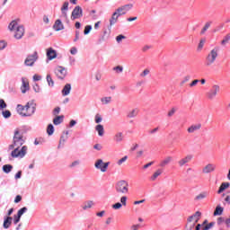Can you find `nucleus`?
I'll return each instance as SVG.
<instances>
[{"label":"nucleus","mask_w":230,"mask_h":230,"mask_svg":"<svg viewBox=\"0 0 230 230\" xmlns=\"http://www.w3.org/2000/svg\"><path fill=\"white\" fill-rule=\"evenodd\" d=\"M10 31L14 32V39L21 40L24 37V26L19 24L17 21H13L8 26Z\"/></svg>","instance_id":"obj_1"},{"label":"nucleus","mask_w":230,"mask_h":230,"mask_svg":"<svg viewBox=\"0 0 230 230\" xmlns=\"http://www.w3.org/2000/svg\"><path fill=\"white\" fill-rule=\"evenodd\" d=\"M220 51L219 47H215L212 49L205 58V66L206 67H211L213 64L217 62V58H218V53Z\"/></svg>","instance_id":"obj_2"},{"label":"nucleus","mask_w":230,"mask_h":230,"mask_svg":"<svg viewBox=\"0 0 230 230\" xmlns=\"http://www.w3.org/2000/svg\"><path fill=\"white\" fill-rule=\"evenodd\" d=\"M17 112L20 114V116H33L35 113V106H33V104H30L29 102L25 106L18 104Z\"/></svg>","instance_id":"obj_3"},{"label":"nucleus","mask_w":230,"mask_h":230,"mask_svg":"<svg viewBox=\"0 0 230 230\" xmlns=\"http://www.w3.org/2000/svg\"><path fill=\"white\" fill-rule=\"evenodd\" d=\"M24 137L19 132V130L14 131L13 142L9 146V150H13L15 146H22L24 145Z\"/></svg>","instance_id":"obj_4"},{"label":"nucleus","mask_w":230,"mask_h":230,"mask_svg":"<svg viewBox=\"0 0 230 230\" xmlns=\"http://www.w3.org/2000/svg\"><path fill=\"white\" fill-rule=\"evenodd\" d=\"M115 190L118 193H123V194L128 193V181L125 180H120L117 181L115 185Z\"/></svg>","instance_id":"obj_5"},{"label":"nucleus","mask_w":230,"mask_h":230,"mask_svg":"<svg viewBox=\"0 0 230 230\" xmlns=\"http://www.w3.org/2000/svg\"><path fill=\"white\" fill-rule=\"evenodd\" d=\"M28 152V146H14V149L12 151L11 153V156L13 158H17V157H24V155H26V153Z\"/></svg>","instance_id":"obj_6"},{"label":"nucleus","mask_w":230,"mask_h":230,"mask_svg":"<svg viewBox=\"0 0 230 230\" xmlns=\"http://www.w3.org/2000/svg\"><path fill=\"white\" fill-rule=\"evenodd\" d=\"M201 215H202V213H200V211H197L194 215L190 216L188 218L189 223L193 222V224L186 226L188 230H191L193 227H195V224H197V222H199V220H200Z\"/></svg>","instance_id":"obj_7"},{"label":"nucleus","mask_w":230,"mask_h":230,"mask_svg":"<svg viewBox=\"0 0 230 230\" xmlns=\"http://www.w3.org/2000/svg\"><path fill=\"white\" fill-rule=\"evenodd\" d=\"M39 60V53L37 51H34L32 55H29L25 60L24 65L31 67L34 66V64Z\"/></svg>","instance_id":"obj_8"},{"label":"nucleus","mask_w":230,"mask_h":230,"mask_svg":"<svg viewBox=\"0 0 230 230\" xmlns=\"http://www.w3.org/2000/svg\"><path fill=\"white\" fill-rule=\"evenodd\" d=\"M134 4H125V5H122L119 8H117L115 10V12L119 14V17H121V15H126V13L128 12H129L130 10H132Z\"/></svg>","instance_id":"obj_9"},{"label":"nucleus","mask_w":230,"mask_h":230,"mask_svg":"<svg viewBox=\"0 0 230 230\" xmlns=\"http://www.w3.org/2000/svg\"><path fill=\"white\" fill-rule=\"evenodd\" d=\"M220 93V86L218 84L213 85L212 88L207 93V98L208 100H213L217 98V95Z\"/></svg>","instance_id":"obj_10"},{"label":"nucleus","mask_w":230,"mask_h":230,"mask_svg":"<svg viewBox=\"0 0 230 230\" xmlns=\"http://www.w3.org/2000/svg\"><path fill=\"white\" fill-rule=\"evenodd\" d=\"M83 15H84V11L82 10V7L77 5L72 11L71 20L75 21L76 19H80L81 17H83Z\"/></svg>","instance_id":"obj_11"},{"label":"nucleus","mask_w":230,"mask_h":230,"mask_svg":"<svg viewBox=\"0 0 230 230\" xmlns=\"http://www.w3.org/2000/svg\"><path fill=\"white\" fill-rule=\"evenodd\" d=\"M110 163H103V160L99 159L95 162L94 166L97 170H101V172H107V168H109Z\"/></svg>","instance_id":"obj_12"},{"label":"nucleus","mask_w":230,"mask_h":230,"mask_svg":"<svg viewBox=\"0 0 230 230\" xmlns=\"http://www.w3.org/2000/svg\"><path fill=\"white\" fill-rule=\"evenodd\" d=\"M55 75L59 78V80H64L67 76V70L64 66H58L55 69Z\"/></svg>","instance_id":"obj_13"},{"label":"nucleus","mask_w":230,"mask_h":230,"mask_svg":"<svg viewBox=\"0 0 230 230\" xmlns=\"http://www.w3.org/2000/svg\"><path fill=\"white\" fill-rule=\"evenodd\" d=\"M192 159H193L192 155H187L185 157L178 161V166H180V168H182V166H186L189 163H191Z\"/></svg>","instance_id":"obj_14"},{"label":"nucleus","mask_w":230,"mask_h":230,"mask_svg":"<svg viewBox=\"0 0 230 230\" xmlns=\"http://www.w3.org/2000/svg\"><path fill=\"white\" fill-rule=\"evenodd\" d=\"M215 170H217V165H215V164H208L202 168V173H212Z\"/></svg>","instance_id":"obj_15"},{"label":"nucleus","mask_w":230,"mask_h":230,"mask_svg":"<svg viewBox=\"0 0 230 230\" xmlns=\"http://www.w3.org/2000/svg\"><path fill=\"white\" fill-rule=\"evenodd\" d=\"M21 91L22 94L26 93V91H30V83L26 78H22Z\"/></svg>","instance_id":"obj_16"},{"label":"nucleus","mask_w":230,"mask_h":230,"mask_svg":"<svg viewBox=\"0 0 230 230\" xmlns=\"http://www.w3.org/2000/svg\"><path fill=\"white\" fill-rule=\"evenodd\" d=\"M67 10H69V2H65L61 7V17L67 20Z\"/></svg>","instance_id":"obj_17"},{"label":"nucleus","mask_w":230,"mask_h":230,"mask_svg":"<svg viewBox=\"0 0 230 230\" xmlns=\"http://www.w3.org/2000/svg\"><path fill=\"white\" fill-rule=\"evenodd\" d=\"M202 128L201 124H194L188 128L187 132L189 134H193L194 132H197L198 130H200Z\"/></svg>","instance_id":"obj_18"},{"label":"nucleus","mask_w":230,"mask_h":230,"mask_svg":"<svg viewBox=\"0 0 230 230\" xmlns=\"http://www.w3.org/2000/svg\"><path fill=\"white\" fill-rule=\"evenodd\" d=\"M137 114H139V109L135 108L128 112L127 118H128V119H132L133 118H137Z\"/></svg>","instance_id":"obj_19"},{"label":"nucleus","mask_w":230,"mask_h":230,"mask_svg":"<svg viewBox=\"0 0 230 230\" xmlns=\"http://www.w3.org/2000/svg\"><path fill=\"white\" fill-rule=\"evenodd\" d=\"M118 19H119V16L116 12H114L110 18V28H112V26L118 22Z\"/></svg>","instance_id":"obj_20"},{"label":"nucleus","mask_w":230,"mask_h":230,"mask_svg":"<svg viewBox=\"0 0 230 230\" xmlns=\"http://www.w3.org/2000/svg\"><path fill=\"white\" fill-rule=\"evenodd\" d=\"M47 58L49 60H53V58H57V51L53 49H47Z\"/></svg>","instance_id":"obj_21"},{"label":"nucleus","mask_w":230,"mask_h":230,"mask_svg":"<svg viewBox=\"0 0 230 230\" xmlns=\"http://www.w3.org/2000/svg\"><path fill=\"white\" fill-rule=\"evenodd\" d=\"M172 161H173V157L166 156L164 160L160 162L161 168H164V166H167V164H170V163Z\"/></svg>","instance_id":"obj_22"},{"label":"nucleus","mask_w":230,"mask_h":230,"mask_svg":"<svg viewBox=\"0 0 230 230\" xmlns=\"http://www.w3.org/2000/svg\"><path fill=\"white\" fill-rule=\"evenodd\" d=\"M53 29L55 31H60L64 30V24H62V22L60 20H57L53 25Z\"/></svg>","instance_id":"obj_23"},{"label":"nucleus","mask_w":230,"mask_h":230,"mask_svg":"<svg viewBox=\"0 0 230 230\" xmlns=\"http://www.w3.org/2000/svg\"><path fill=\"white\" fill-rule=\"evenodd\" d=\"M12 220H13L12 218V217H4V229H9L10 228V226H12Z\"/></svg>","instance_id":"obj_24"},{"label":"nucleus","mask_w":230,"mask_h":230,"mask_svg":"<svg viewBox=\"0 0 230 230\" xmlns=\"http://www.w3.org/2000/svg\"><path fill=\"white\" fill-rule=\"evenodd\" d=\"M229 186H230L229 182L221 183V185L217 190L218 195H220V193H224V191H226V190H227V188H229Z\"/></svg>","instance_id":"obj_25"},{"label":"nucleus","mask_w":230,"mask_h":230,"mask_svg":"<svg viewBox=\"0 0 230 230\" xmlns=\"http://www.w3.org/2000/svg\"><path fill=\"white\" fill-rule=\"evenodd\" d=\"M95 130L96 132H98V135L102 137H103V134H105V129L103 128V125L102 124H98L96 127H95Z\"/></svg>","instance_id":"obj_26"},{"label":"nucleus","mask_w":230,"mask_h":230,"mask_svg":"<svg viewBox=\"0 0 230 230\" xmlns=\"http://www.w3.org/2000/svg\"><path fill=\"white\" fill-rule=\"evenodd\" d=\"M69 93H71V84H66L62 90V95L67 96L69 94Z\"/></svg>","instance_id":"obj_27"},{"label":"nucleus","mask_w":230,"mask_h":230,"mask_svg":"<svg viewBox=\"0 0 230 230\" xmlns=\"http://www.w3.org/2000/svg\"><path fill=\"white\" fill-rule=\"evenodd\" d=\"M204 44H206V38H203L199 40V43L197 47V51L199 53H200V51H202V49H204Z\"/></svg>","instance_id":"obj_28"},{"label":"nucleus","mask_w":230,"mask_h":230,"mask_svg":"<svg viewBox=\"0 0 230 230\" xmlns=\"http://www.w3.org/2000/svg\"><path fill=\"white\" fill-rule=\"evenodd\" d=\"M123 138L124 137L121 132H118L114 136V141H116V143H121V141H123Z\"/></svg>","instance_id":"obj_29"},{"label":"nucleus","mask_w":230,"mask_h":230,"mask_svg":"<svg viewBox=\"0 0 230 230\" xmlns=\"http://www.w3.org/2000/svg\"><path fill=\"white\" fill-rule=\"evenodd\" d=\"M63 121H64V115L57 116L53 119L54 125H60V123H63Z\"/></svg>","instance_id":"obj_30"},{"label":"nucleus","mask_w":230,"mask_h":230,"mask_svg":"<svg viewBox=\"0 0 230 230\" xmlns=\"http://www.w3.org/2000/svg\"><path fill=\"white\" fill-rule=\"evenodd\" d=\"M224 213V208L217 206L214 211V217H218Z\"/></svg>","instance_id":"obj_31"},{"label":"nucleus","mask_w":230,"mask_h":230,"mask_svg":"<svg viewBox=\"0 0 230 230\" xmlns=\"http://www.w3.org/2000/svg\"><path fill=\"white\" fill-rule=\"evenodd\" d=\"M54 132H55V128L53 127V124H49L47 128V134H49V136H53Z\"/></svg>","instance_id":"obj_32"},{"label":"nucleus","mask_w":230,"mask_h":230,"mask_svg":"<svg viewBox=\"0 0 230 230\" xmlns=\"http://www.w3.org/2000/svg\"><path fill=\"white\" fill-rule=\"evenodd\" d=\"M67 134H69L68 131L66 132V136L60 137L58 148H60V145H64V143H66V141H67Z\"/></svg>","instance_id":"obj_33"},{"label":"nucleus","mask_w":230,"mask_h":230,"mask_svg":"<svg viewBox=\"0 0 230 230\" xmlns=\"http://www.w3.org/2000/svg\"><path fill=\"white\" fill-rule=\"evenodd\" d=\"M13 169V166L10 164H5L3 166V171L4 172V173H10V172H12Z\"/></svg>","instance_id":"obj_34"},{"label":"nucleus","mask_w":230,"mask_h":230,"mask_svg":"<svg viewBox=\"0 0 230 230\" xmlns=\"http://www.w3.org/2000/svg\"><path fill=\"white\" fill-rule=\"evenodd\" d=\"M229 40H230V32L224 37L223 40L221 41V45L226 46L227 42H229Z\"/></svg>","instance_id":"obj_35"},{"label":"nucleus","mask_w":230,"mask_h":230,"mask_svg":"<svg viewBox=\"0 0 230 230\" xmlns=\"http://www.w3.org/2000/svg\"><path fill=\"white\" fill-rule=\"evenodd\" d=\"M112 101V97H103L101 99V102L103 105H107V103H111Z\"/></svg>","instance_id":"obj_36"},{"label":"nucleus","mask_w":230,"mask_h":230,"mask_svg":"<svg viewBox=\"0 0 230 230\" xmlns=\"http://www.w3.org/2000/svg\"><path fill=\"white\" fill-rule=\"evenodd\" d=\"M163 172L161 170H157L156 172H154V174L151 176V181H155L161 175Z\"/></svg>","instance_id":"obj_37"},{"label":"nucleus","mask_w":230,"mask_h":230,"mask_svg":"<svg viewBox=\"0 0 230 230\" xmlns=\"http://www.w3.org/2000/svg\"><path fill=\"white\" fill-rule=\"evenodd\" d=\"M206 197H208V193L202 192L196 197L195 200H204Z\"/></svg>","instance_id":"obj_38"},{"label":"nucleus","mask_w":230,"mask_h":230,"mask_svg":"<svg viewBox=\"0 0 230 230\" xmlns=\"http://www.w3.org/2000/svg\"><path fill=\"white\" fill-rule=\"evenodd\" d=\"M93 208V203L86 202L84 205H82V208L84 211H87V209H91Z\"/></svg>","instance_id":"obj_39"},{"label":"nucleus","mask_w":230,"mask_h":230,"mask_svg":"<svg viewBox=\"0 0 230 230\" xmlns=\"http://www.w3.org/2000/svg\"><path fill=\"white\" fill-rule=\"evenodd\" d=\"M145 227L144 224H137L131 226V230H139L141 228Z\"/></svg>","instance_id":"obj_40"},{"label":"nucleus","mask_w":230,"mask_h":230,"mask_svg":"<svg viewBox=\"0 0 230 230\" xmlns=\"http://www.w3.org/2000/svg\"><path fill=\"white\" fill-rule=\"evenodd\" d=\"M47 82L50 87H53V85H55V82L53 81V78H51L50 75H47Z\"/></svg>","instance_id":"obj_41"},{"label":"nucleus","mask_w":230,"mask_h":230,"mask_svg":"<svg viewBox=\"0 0 230 230\" xmlns=\"http://www.w3.org/2000/svg\"><path fill=\"white\" fill-rule=\"evenodd\" d=\"M209 26H211V23L207 22L203 29L201 30V35H204V33H206V31H208V30H209Z\"/></svg>","instance_id":"obj_42"},{"label":"nucleus","mask_w":230,"mask_h":230,"mask_svg":"<svg viewBox=\"0 0 230 230\" xmlns=\"http://www.w3.org/2000/svg\"><path fill=\"white\" fill-rule=\"evenodd\" d=\"M121 206H127V202H122L121 203H116L114 205H112L113 209H119L121 208Z\"/></svg>","instance_id":"obj_43"},{"label":"nucleus","mask_w":230,"mask_h":230,"mask_svg":"<svg viewBox=\"0 0 230 230\" xmlns=\"http://www.w3.org/2000/svg\"><path fill=\"white\" fill-rule=\"evenodd\" d=\"M26 211H28V208L26 207H23L22 208L18 210V213H17L18 217H22V215H24Z\"/></svg>","instance_id":"obj_44"},{"label":"nucleus","mask_w":230,"mask_h":230,"mask_svg":"<svg viewBox=\"0 0 230 230\" xmlns=\"http://www.w3.org/2000/svg\"><path fill=\"white\" fill-rule=\"evenodd\" d=\"M91 30H93V27L91 25H86L84 27V34L89 35V33L91 32Z\"/></svg>","instance_id":"obj_45"},{"label":"nucleus","mask_w":230,"mask_h":230,"mask_svg":"<svg viewBox=\"0 0 230 230\" xmlns=\"http://www.w3.org/2000/svg\"><path fill=\"white\" fill-rule=\"evenodd\" d=\"M190 75H186L183 80L180 83V85L182 87V85H184V84H188V82H190Z\"/></svg>","instance_id":"obj_46"},{"label":"nucleus","mask_w":230,"mask_h":230,"mask_svg":"<svg viewBox=\"0 0 230 230\" xmlns=\"http://www.w3.org/2000/svg\"><path fill=\"white\" fill-rule=\"evenodd\" d=\"M147 75H150V69L146 68V69L140 74V76H141L142 78H145V76H147Z\"/></svg>","instance_id":"obj_47"},{"label":"nucleus","mask_w":230,"mask_h":230,"mask_svg":"<svg viewBox=\"0 0 230 230\" xmlns=\"http://www.w3.org/2000/svg\"><path fill=\"white\" fill-rule=\"evenodd\" d=\"M18 222H21V216L15 215V216H14V218H13V225H14V226H17V223H18Z\"/></svg>","instance_id":"obj_48"},{"label":"nucleus","mask_w":230,"mask_h":230,"mask_svg":"<svg viewBox=\"0 0 230 230\" xmlns=\"http://www.w3.org/2000/svg\"><path fill=\"white\" fill-rule=\"evenodd\" d=\"M113 71H116V73H123V66H118L113 68Z\"/></svg>","instance_id":"obj_49"},{"label":"nucleus","mask_w":230,"mask_h":230,"mask_svg":"<svg viewBox=\"0 0 230 230\" xmlns=\"http://www.w3.org/2000/svg\"><path fill=\"white\" fill-rule=\"evenodd\" d=\"M223 197H225V201L226 202H230V191H227L226 193H225L223 195Z\"/></svg>","instance_id":"obj_50"},{"label":"nucleus","mask_w":230,"mask_h":230,"mask_svg":"<svg viewBox=\"0 0 230 230\" xmlns=\"http://www.w3.org/2000/svg\"><path fill=\"white\" fill-rule=\"evenodd\" d=\"M127 159H128V156H124V157H122L121 159H119V160L118 161L119 166H121V164H123V163H125V161H127Z\"/></svg>","instance_id":"obj_51"},{"label":"nucleus","mask_w":230,"mask_h":230,"mask_svg":"<svg viewBox=\"0 0 230 230\" xmlns=\"http://www.w3.org/2000/svg\"><path fill=\"white\" fill-rule=\"evenodd\" d=\"M102 115H100V114H96L95 115V123H102Z\"/></svg>","instance_id":"obj_52"},{"label":"nucleus","mask_w":230,"mask_h":230,"mask_svg":"<svg viewBox=\"0 0 230 230\" xmlns=\"http://www.w3.org/2000/svg\"><path fill=\"white\" fill-rule=\"evenodd\" d=\"M0 109H6V102L3 99H0Z\"/></svg>","instance_id":"obj_53"},{"label":"nucleus","mask_w":230,"mask_h":230,"mask_svg":"<svg viewBox=\"0 0 230 230\" xmlns=\"http://www.w3.org/2000/svg\"><path fill=\"white\" fill-rule=\"evenodd\" d=\"M175 108H172L169 111H168V114H167V116L169 117V118H172V116H173V114H175Z\"/></svg>","instance_id":"obj_54"},{"label":"nucleus","mask_w":230,"mask_h":230,"mask_svg":"<svg viewBox=\"0 0 230 230\" xmlns=\"http://www.w3.org/2000/svg\"><path fill=\"white\" fill-rule=\"evenodd\" d=\"M3 116L4 118H10V116H12V113L10 112V111H3Z\"/></svg>","instance_id":"obj_55"},{"label":"nucleus","mask_w":230,"mask_h":230,"mask_svg":"<svg viewBox=\"0 0 230 230\" xmlns=\"http://www.w3.org/2000/svg\"><path fill=\"white\" fill-rule=\"evenodd\" d=\"M125 39H126V37L123 36L122 34H120V35H119V36L116 37L117 42H121V40H125Z\"/></svg>","instance_id":"obj_56"},{"label":"nucleus","mask_w":230,"mask_h":230,"mask_svg":"<svg viewBox=\"0 0 230 230\" xmlns=\"http://www.w3.org/2000/svg\"><path fill=\"white\" fill-rule=\"evenodd\" d=\"M53 114L54 116H58V114H60V107L55 108L53 111Z\"/></svg>","instance_id":"obj_57"},{"label":"nucleus","mask_w":230,"mask_h":230,"mask_svg":"<svg viewBox=\"0 0 230 230\" xmlns=\"http://www.w3.org/2000/svg\"><path fill=\"white\" fill-rule=\"evenodd\" d=\"M152 49V46L150 45H145L143 48H142V51L145 53L146 51H148V49Z\"/></svg>","instance_id":"obj_58"},{"label":"nucleus","mask_w":230,"mask_h":230,"mask_svg":"<svg viewBox=\"0 0 230 230\" xmlns=\"http://www.w3.org/2000/svg\"><path fill=\"white\" fill-rule=\"evenodd\" d=\"M199 79L193 80V81L190 84V87H195V85H197V84H199Z\"/></svg>","instance_id":"obj_59"},{"label":"nucleus","mask_w":230,"mask_h":230,"mask_svg":"<svg viewBox=\"0 0 230 230\" xmlns=\"http://www.w3.org/2000/svg\"><path fill=\"white\" fill-rule=\"evenodd\" d=\"M4 48H6V42L4 41H0V51L2 49H4Z\"/></svg>","instance_id":"obj_60"},{"label":"nucleus","mask_w":230,"mask_h":230,"mask_svg":"<svg viewBox=\"0 0 230 230\" xmlns=\"http://www.w3.org/2000/svg\"><path fill=\"white\" fill-rule=\"evenodd\" d=\"M70 53L71 55H76V53H78V49H76V48L74 47L70 49Z\"/></svg>","instance_id":"obj_61"},{"label":"nucleus","mask_w":230,"mask_h":230,"mask_svg":"<svg viewBox=\"0 0 230 230\" xmlns=\"http://www.w3.org/2000/svg\"><path fill=\"white\" fill-rule=\"evenodd\" d=\"M93 148H94V150H102V145H100V144H95L94 146H93Z\"/></svg>","instance_id":"obj_62"},{"label":"nucleus","mask_w":230,"mask_h":230,"mask_svg":"<svg viewBox=\"0 0 230 230\" xmlns=\"http://www.w3.org/2000/svg\"><path fill=\"white\" fill-rule=\"evenodd\" d=\"M21 200H22V197L21 195H17L14 199V202H21Z\"/></svg>","instance_id":"obj_63"},{"label":"nucleus","mask_w":230,"mask_h":230,"mask_svg":"<svg viewBox=\"0 0 230 230\" xmlns=\"http://www.w3.org/2000/svg\"><path fill=\"white\" fill-rule=\"evenodd\" d=\"M213 226H215V222H211L208 225L205 226L207 229H211V227H213Z\"/></svg>","instance_id":"obj_64"}]
</instances>
